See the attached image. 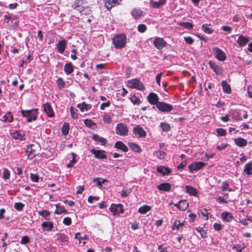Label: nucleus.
Instances as JSON below:
<instances>
[{
  "instance_id": "1",
  "label": "nucleus",
  "mask_w": 252,
  "mask_h": 252,
  "mask_svg": "<svg viewBox=\"0 0 252 252\" xmlns=\"http://www.w3.org/2000/svg\"><path fill=\"white\" fill-rule=\"evenodd\" d=\"M21 112L22 116L25 118L29 123L35 121L38 113L37 109H33L28 110H22Z\"/></svg>"
},
{
  "instance_id": "2",
  "label": "nucleus",
  "mask_w": 252,
  "mask_h": 252,
  "mask_svg": "<svg viewBox=\"0 0 252 252\" xmlns=\"http://www.w3.org/2000/svg\"><path fill=\"white\" fill-rule=\"evenodd\" d=\"M126 37L125 34L116 35L113 38V43L116 48H123L126 44Z\"/></svg>"
},
{
  "instance_id": "3",
  "label": "nucleus",
  "mask_w": 252,
  "mask_h": 252,
  "mask_svg": "<svg viewBox=\"0 0 252 252\" xmlns=\"http://www.w3.org/2000/svg\"><path fill=\"white\" fill-rule=\"evenodd\" d=\"M40 146L37 144H31L27 146L26 151L27 154L28 158L32 159L37 155L36 151L39 149Z\"/></svg>"
},
{
  "instance_id": "4",
  "label": "nucleus",
  "mask_w": 252,
  "mask_h": 252,
  "mask_svg": "<svg viewBox=\"0 0 252 252\" xmlns=\"http://www.w3.org/2000/svg\"><path fill=\"white\" fill-rule=\"evenodd\" d=\"M128 87L131 88L136 89L140 91L144 90L145 87L144 84L137 78L131 79L127 82Z\"/></svg>"
},
{
  "instance_id": "5",
  "label": "nucleus",
  "mask_w": 252,
  "mask_h": 252,
  "mask_svg": "<svg viewBox=\"0 0 252 252\" xmlns=\"http://www.w3.org/2000/svg\"><path fill=\"white\" fill-rule=\"evenodd\" d=\"M128 129L127 126L124 123H119L116 127V133L120 136H126L127 135Z\"/></svg>"
},
{
  "instance_id": "6",
  "label": "nucleus",
  "mask_w": 252,
  "mask_h": 252,
  "mask_svg": "<svg viewBox=\"0 0 252 252\" xmlns=\"http://www.w3.org/2000/svg\"><path fill=\"white\" fill-rule=\"evenodd\" d=\"M156 107L159 111L164 113L169 112L173 109V107L172 105L160 101L157 103Z\"/></svg>"
},
{
  "instance_id": "7",
  "label": "nucleus",
  "mask_w": 252,
  "mask_h": 252,
  "mask_svg": "<svg viewBox=\"0 0 252 252\" xmlns=\"http://www.w3.org/2000/svg\"><path fill=\"white\" fill-rule=\"evenodd\" d=\"M109 210L113 215L123 214L124 212V207L122 204L112 203Z\"/></svg>"
},
{
  "instance_id": "8",
  "label": "nucleus",
  "mask_w": 252,
  "mask_h": 252,
  "mask_svg": "<svg viewBox=\"0 0 252 252\" xmlns=\"http://www.w3.org/2000/svg\"><path fill=\"white\" fill-rule=\"evenodd\" d=\"M212 51L215 57L220 61H224L226 59L225 53L218 47H214Z\"/></svg>"
},
{
  "instance_id": "9",
  "label": "nucleus",
  "mask_w": 252,
  "mask_h": 252,
  "mask_svg": "<svg viewBox=\"0 0 252 252\" xmlns=\"http://www.w3.org/2000/svg\"><path fill=\"white\" fill-rule=\"evenodd\" d=\"M205 165V163L203 162L196 161L192 163L189 166V168L190 172H193L194 171H197L202 169Z\"/></svg>"
},
{
  "instance_id": "10",
  "label": "nucleus",
  "mask_w": 252,
  "mask_h": 252,
  "mask_svg": "<svg viewBox=\"0 0 252 252\" xmlns=\"http://www.w3.org/2000/svg\"><path fill=\"white\" fill-rule=\"evenodd\" d=\"M208 63L210 68L215 72L217 75H220L222 74L223 68L222 67L219 65L212 61H210Z\"/></svg>"
},
{
  "instance_id": "11",
  "label": "nucleus",
  "mask_w": 252,
  "mask_h": 252,
  "mask_svg": "<svg viewBox=\"0 0 252 252\" xmlns=\"http://www.w3.org/2000/svg\"><path fill=\"white\" fill-rule=\"evenodd\" d=\"M154 44L158 49H161L167 45V42L162 38L156 37L154 40Z\"/></svg>"
},
{
  "instance_id": "12",
  "label": "nucleus",
  "mask_w": 252,
  "mask_h": 252,
  "mask_svg": "<svg viewBox=\"0 0 252 252\" xmlns=\"http://www.w3.org/2000/svg\"><path fill=\"white\" fill-rule=\"evenodd\" d=\"M91 152L94 155L95 158L98 159H106L107 158L105 151L97 150L93 149L91 151Z\"/></svg>"
},
{
  "instance_id": "13",
  "label": "nucleus",
  "mask_w": 252,
  "mask_h": 252,
  "mask_svg": "<svg viewBox=\"0 0 252 252\" xmlns=\"http://www.w3.org/2000/svg\"><path fill=\"white\" fill-rule=\"evenodd\" d=\"M134 134L138 135L139 138H143L146 136V132L140 126H136L133 129Z\"/></svg>"
},
{
  "instance_id": "14",
  "label": "nucleus",
  "mask_w": 252,
  "mask_h": 252,
  "mask_svg": "<svg viewBox=\"0 0 252 252\" xmlns=\"http://www.w3.org/2000/svg\"><path fill=\"white\" fill-rule=\"evenodd\" d=\"M122 0H104L105 6L110 10L112 7L119 4Z\"/></svg>"
},
{
  "instance_id": "15",
  "label": "nucleus",
  "mask_w": 252,
  "mask_h": 252,
  "mask_svg": "<svg viewBox=\"0 0 252 252\" xmlns=\"http://www.w3.org/2000/svg\"><path fill=\"white\" fill-rule=\"evenodd\" d=\"M159 97L157 94L154 93H151L148 96V100L150 103L157 106L158 101Z\"/></svg>"
},
{
  "instance_id": "16",
  "label": "nucleus",
  "mask_w": 252,
  "mask_h": 252,
  "mask_svg": "<svg viewBox=\"0 0 252 252\" xmlns=\"http://www.w3.org/2000/svg\"><path fill=\"white\" fill-rule=\"evenodd\" d=\"M67 44V41L65 39H63L62 40L59 41L57 45V48L58 52L63 54L66 48Z\"/></svg>"
},
{
  "instance_id": "17",
  "label": "nucleus",
  "mask_w": 252,
  "mask_h": 252,
  "mask_svg": "<svg viewBox=\"0 0 252 252\" xmlns=\"http://www.w3.org/2000/svg\"><path fill=\"white\" fill-rule=\"evenodd\" d=\"M44 111L46 114L50 117H52L54 116V112L49 103H46L43 106Z\"/></svg>"
},
{
  "instance_id": "18",
  "label": "nucleus",
  "mask_w": 252,
  "mask_h": 252,
  "mask_svg": "<svg viewBox=\"0 0 252 252\" xmlns=\"http://www.w3.org/2000/svg\"><path fill=\"white\" fill-rule=\"evenodd\" d=\"M11 135L14 139L20 140V141H25L26 140L25 134L22 133L19 130H16L11 133Z\"/></svg>"
},
{
  "instance_id": "19",
  "label": "nucleus",
  "mask_w": 252,
  "mask_h": 252,
  "mask_svg": "<svg viewBox=\"0 0 252 252\" xmlns=\"http://www.w3.org/2000/svg\"><path fill=\"white\" fill-rule=\"evenodd\" d=\"M157 172L162 175H169L171 172V169L168 167L159 166L157 168Z\"/></svg>"
},
{
  "instance_id": "20",
  "label": "nucleus",
  "mask_w": 252,
  "mask_h": 252,
  "mask_svg": "<svg viewBox=\"0 0 252 252\" xmlns=\"http://www.w3.org/2000/svg\"><path fill=\"white\" fill-rule=\"evenodd\" d=\"M114 147L124 152H127L128 151V147L121 141H117L115 143Z\"/></svg>"
},
{
  "instance_id": "21",
  "label": "nucleus",
  "mask_w": 252,
  "mask_h": 252,
  "mask_svg": "<svg viewBox=\"0 0 252 252\" xmlns=\"http://www.w3.org/2000/svg\"><path fill=\"white\" fill-rule=\"evenodd\" d=\"M235 144L240 147H245L247 145V141L246 139L239 137L234 140Z\"/></svg>"
},
{
  "instance_id": "22",
  "label": "nucleus",
  "mask_w": 252,
  "mask_h": 252,
  "mask_svg": "<svg viewBox=\"0 0 252 252\" xmlns=\"http://www.w3.org/2000/svg\"><path fill=\"white\" fill-rule=\"evenodd\" d=\"M171 185L168 183H163L158 186V189L161 191H168L171 189Z\"/></svg>"
},
{
  "instance_id": "23",
  "label": "nucleus",
  "mask_w": 252,
  "mask_h": 252,
  "mask_svg": "<svg viewBox=\"0 0 252 252\" xmlns=\"http://www.w3.org/2000/svg\"><path fill=\"white\" fill-rule=\"evenodd\" d=\"M77 107L81 112H84V111H87L91 109L92 105L87 104L85 102H83L82 103L78 104Z\"/></svg>"
},
{
  "instance_id": "24",
  "label": "nucleus",
  "mask_w": 252,
  "mask_h": 252,
  "mask_svg": "<svg viewBox=\"0 0 252 252\" xmlns=\"http://www.w3.org/2000/svg\"><path fill=\"white\" fill-rule=\"evenodd\" d=\"M221 84L222 87L223 91L226 94H230L231 93V89L230 85L228 84L225 80L222 81Z\"/></svg>"
},
{
  "instance_id": "25",
  "label": "nucleus",
  "mask_w": 252,
  "mask_h": 252,
  "mask_svg": "<svg viewBox=\"0 0 252 252\" xmlns=\"http://www.w3.org/2000/svg\"><path fill=\"white\" fill-rule=\"evenodd\" d=\"M82 2L80 0H76L72 5V8L81 12L83 10Z\"/></svg>"
},
{
  "instance_id": "26",
  "label": "nucleus",
  "mask_w": 252,
  "mask_h": 252,
  "mask_svg": "<svg viewBox=\"0 0 252 252\" xmlns=\"http://www.w3.org/2000/svg\"><path fill=\"white\" fill-rule=\"evenodd\" d=\"M92 138L94 141L100 142L102 145H105L107 143V140L106 139L100 137L97 134H93Z\"/></svg>"
},
{
  "instance_id": "27",
  "label": "nucleus",
  "mask_w": 252,
  "mask_h": 252,
  "mask_svg": "<svg viewBox=\"0 0 252 252\" xmlns=\"http://www.w3.org/2000/svg\"><path fill=\"white\" fill-rule=\"evenodd\" d=\"M73 66L71 63H66L64 66V71L66 74L69 75L73 72Z\"/></svg>"
},
{
  "instance_id": "28",
  "label": "nucleus",
  "mask_w": 252,
  "mask_h": 252,
  "mask_svg": "<svg viewBox=\"0 0 252 252\" xmlns=\"http://www.w3.org/2000/svg\"><path fill=\"white\" fill-rule=\"evenodd\" d=\"M249 39L243 35H240L237 40V43L241 46H245L248 42Z\"/></svg>"
},
{
  "instance_id": "29",
  "label": "nucleus",
  "mask_w": 252,
  "mask_h": 252,
  "mask_svg": "<svg viewBox=\"0 0 252 252\" xmlns=\"http://www.w3.org/2000/svg\"><path fill=\"white\" fill-rule=\"evenodd\" d=\"M166 0H159L158 1H154L153 0H151L150 4L152 6L155 8H158L161 5L165 4Z\"/></svg>"
},
{
  "instance_id": "30",
  "label": "nucleus",
  "mask_w": 252,
  "mask_h": 252,
  "mask_svg": "<svg viewBox=\"0 0 252 252\" xmlns=\"http://www.w3.org/2000/svg\"><path fill=\"white\" fill-rule=\"evenodd\" d=\"M186 192L190 195L195 196L197 195L198 192L196 189L189 186H186Z\"/></svg>"
},
{
  "instance_id": "31",
  "label": "nucleus",
  "mask_w": 252,
  "mask_h": 252,
  "mask_svg": "<svg viewBox=\"0 0 252 252\" xmlns=\"http://www.w3.org/2000/svg\"><path fill=\"white\" fill-rule=\"evenodd\" d=\"M131 14L134 19H139L142 14V12L141 10L137 8H134L131 11Z\"/></svg>"
},
{
  "instance_id": "32",
  "label": "nucleus",
  "mask_w": 252,
  "mask_h": 252,
  "mask_svg": "<svg viewBox=\"0 0 252 252\" xmlns=\"http://www.w3.org/2000/svg\"><path fill=\"white\" fill-rule=\"evenodd\" d=\"M41 226L44 229L43 230L50 231L53 228V225L52 222L44 221L42 223Z\"/></svg>"
},
{
  "instance_id": "33",
  "label": "nucleus",
  "mask_w": 252,
  "mask_h": 252,
  "mask_svg": "<svg viewBox=\"0 0 252 252\" xmlns=\"http://www.w3.org/2000/svg\"><path fill=\"white\" fill-rule=\"evenodd\" d=\"M38 213L40 216L43 217L46 220H50V213L48 210H44L42 211H38Z\"/></svg>"
},
{
  "instance_id": "34",
  "label": "nucleus",
  "mask_w": 252,
  "mask_h": 252,
  "mask_svg": "<svg viewBox=\"0 0 252 252\" xmlns=\"http://www.w3.org/2000/svg\"><path fill=\"white\" fill-rule=\"evenodd\" d=\"M221 218L223 220L227 222H230L232 219H233V217L229 212H224L221 214Z\"/></svg>"
},
{
  "instance_id": "35",
  "label": "nucleus",
  "mask_w": 252,
  "mask_h": 252,
  "mask_svg": "<svg viewBox=\"0 0 252 252\" xmlns=\"http://www.w3.org/2000/svg\"><path fill=\"white\" fill-rule=\"evenodd\" d=\"M153 155L161 159H164L166 156V153L159 150H157L154 152Z\"/></svg>"
},
{
  "instance_id": "36",
  "label": "nucleus",
  "mask_w": 252,
  "mask_h": 252,
  "mask_svg": "<svg viewBox=\"0 0 252 252\" xmlns=\"http://www.w3.org/2000/svg\"><path fill=\"white\" fill-rule=\"evenodd\" d=\"M57 240L61 242H66L68 240V236L63 233H59L56 234Z\"/></svg>"
},
{
  "instance_id": "37",
  "label": "nucleus",
  "mask_w": 252,
  "mask_h": 252,
  "mask_svg": "<svg viewBox=\"0 0 252 252\" xmlns=\"http://www.w3.org/2000/svg\"><path fill=\"white\" fill-rule=\"evenodd\" d=\"M1 120L3 122H12L13 121V117L11 115V113L10 112H7V113L3 116Z\"/></svg>"
},
{
  "instance_id": "38",
  "label": "nucleus",
  "mask_w": 252,
  "mask_h": 252,
  "mask_svg": "<svg viewBox=\"0 0 252 252\" xmlns=\"http://www.w3.org/2000/svg\"><path fill=\"white\" fill-rule=\"evenodd\" d=\"M128 146L130 148L135 152L140 153L141 152V148L140 146L137 144L134 143H129Z\"/></svg>"
},
{
  "instance_id": "39",
  "label": "nucleus",
  "mask_w": 252,
  "mask_h": 252,
  "mask_svg": "<svg viewBox=\"0 0 252 252\" xmlns=\"http://www.w3.org/2000/svg\"><path fill=\"white\" fill-rule=\"evenodd\" d=\"M244 171L248 175L252 174V161L246 164Z\"/></svg>"
},
{
  "instance_id": "40",
  "label": "nucleus",
  "mask_w": 252,
  "mask_h": 252,
  "mask_svg": "<svg viewBox=\"0 0 252 252\" xmlns=\"http://www.w3.org/2000/svg\"><path fill=\"white\" fill-rule=\"evenodd\" d=\"M151 207L148 205H144L140 207L138 209V212L141 214H145L151 210Z\"/></svg>"
},
{
  "instance_id": "41",
  "label": "nucleus",
  "mask_w": 252,
  "mask_h": 252,
  "mask_svg": "<svg viewBox=\"0 0 252 252\" xmlns=\"http://www.w3.org/2000/svg\"><path fill=\"white\" fill-rule=\"evenodd\" d=\"M188 206L189 204L186 200H180L179 202L178 209L180 210L184 211L188 208Z\"/></svg>"
},
{
  "instance_id": "42",
  "label": "nucleus",
  "mask_w": 252,
  "mask_h": 252,
  "mask_svg": "<svg viewBox=\"0 0 252 252\" xmlns=\"http://www.w3.org/2000/svg\"><path fill=\"white\" fill-rule=\"evenodd\" d=\"M159 127H161L162 131L164 132H168L171 129L170 125L166 123H161Z\"/></svg>"
},
{
  "instance_id": "43",
  "label": "nucleus",
  "mask_w": 252,
  "mask_h": 252,
  "mask_svg": "<svg viewBox=\"0 0 252 252\" xmlns=\"http://www.w3.org/2000/svg\"><path fill=\"white\" fill-rule=\"evenodd\" d=\"M202 30L206 33L211 34L214 32V30L209 27L207 24H204L202 26Z\"/></svg>"
},
{
  "instance_id": "44",
  "label": "nucleus",
  "mask_w": 252,
  "mask_h": 252,
  "mask_svg": "<svg viewBox=\"0 0 252 252\" xmlns=\"http://www.w3.org/2000/svg\"><path fill=\"white\" fill-rule=\"evenodd\" d=\"M69 130V126L67 123H64L62 128V132L63 135L68 134Z\"/></svg>"
},
{
  "instance_id": "45",
  "label": "nucleus",
  "mask_w": 252,
  "mask_h": 252,
  "mask_svg": "<svg viewBox=\"0 0 252 252\" xmlns=\"http://www.w3.org/2000/svg\"><path fill=\"white\" fill-rule=\"evenodd\" d=\"M178 25L180 26L183 27L186 29H191L193 26V25L189 22H180L178 24Z\"/></svg>"
},
{
  "instance_id": "46",
  "label": "nucleus",
  "mask_w": 252,
  "mask_h": 252,
  "mask_svg": "<svg viewBox=\"0 0 252 252\" xmlns=\"http://www.w3.org/2000/svg\"><path fill=\"white\" fill-rule=\"evenodd\" d=\"M57 83L58 88L60 89L64 88L65 87V82L62 78H59L58 79V80H57Z\"/></svg>"
},
{
  "instance_id": "47",
  "label": "nucleus",
  "mask_w": 252,
  "mask_h": 252,
  "mask_svg": "<svg viewBox=\"0 0 252 252\" xmlns=\"http://www.w3.org/2000/svg\"><path fill=\"white\" fill-rule=\"evenodd\" d=\"M71 155L72 156V159L66 165L67 168H70V167H72L73 166L74 164L76 162V160L75 159V158H76V155H75V154L74 153H72Z\"/></svg>"
},
{
  "instance_id": "48",
  "label": "nucleus",
  "mask_w": 252,
  "mask_h": 252,
  "mask_svg": "<svg viewBox=\"0 0 252 252\" xmlns=\"http://www.w3.org/2000/svg\"><path fill=\"white\" fill-rule=\"evenodd\" d=\"M24 206L25 205L21 202H16L14 204V208L18 211H21Z\"/></svg>"
},
{
  "instance_id": "49",
  "label": "nucleus",
  "mask_w": 252,
  "mask_h": 252,
  "mask_svg": "<svg viewBox=\"0 0 252 252\" xmlns=\"http://www.w3.org/2000/svg\"><path fill=\"white\" fill-rule=\"evenodd\" d=\"M184 224V222H181L180 221H175L173 226L172 229L175 230V229L179 230L180 227L182 226Z\"/></svg>"
},
{
  "instance_id": "50",
  "label": "nucleus",
  "mask_w": 252,
  "mask_h": 252,
  "mask_svg": "<svg viewBox=\"0 0 252 252\" xmlns=\"http://www.w3.org/2000/svg\"><path fill=\"white\" fill-rule=\"evenodd\" d=\"M70 113L71 117L73 119H77L78 118L77 114L76 113V112L77 111V110L75 109L73 107H71L70 108Z\"/></svg>"
},
{
  "instance_id": "51",
  "label": "nucleus",
  "mask_w": 252,
  "mask_h": 252,
  "mask_svg": "<svg viewBox=\"0 0 252 252\" xmlns=\"http://www.w3.org/2000/svg\"><path fill=\"white\" fill-rule=\"evenodd\" d=\"M217 134L221 136H224L226 134V131L222 128H219L216 129Z\"/></svg>"
},
{
  "instance_id": "52",
  "label": "nucleus",
  "mask_w": 252,
  "mask_h": 252,
  "mask_svg": "<svg viewBox=\"0 0 252 252\" xmlns=\"http://www.w3.org/2000/svg\"><path fill=\"white\" fill-rule=\"evenodd\" d=\"M56 206L57 209H59L60 214L62 213L66 214L67 213V211L64 208V207L63 206H61L60 204H56Z\"/></svg>"
},
{
  "instance_id": "53",
  "label": "nucleus",
  "mask_w": 252,
  "mask_h": 252,
  "mask_svg": "<svg viewBox=\"0 0 252 252\" xmlns=\"http://www.w3.org/2000/svg\"><path fill=\"white\" fill-rule=\"evenodd\" d=\"M84 123H85V125L89 127H92L93 126L95 125V124L93 122L90 120H85L84 121Z\"/></svg>"
},
{
  "instance_id": "54",
  "label": "nucleus",
  "mask_w": 252,
  "mask_h": 252,
  "mask_svg": "<svg viewBox=\"0 0 252 252\" xmlns=\"http://www.w3.org/2000/svg\"><path fill=\"white\" fill-rule=\"evenodd\" d=\"M147 27L144 24H140L137 27V30L140 32H144L146 31Z\"/></svg>"
},
{
  "instance_id": "55",
  "label": "nucleus",
  "mask_w": 252,
  "mask_h": 252,
  "mask_svg": "<svg viewBox=\"0 0 252 252\" xmlns=\"http://www.w3.org/2000/svg\"><path fill=\"white\" fill-rule=\"evenodd\" d=\"M3 177L5 180L8 179L10 177L9 172L7 169H4L3 171Z\"/></svg>"
},
{
  "instance_id": "56",
  "label": "nucleus",
  "mask_w": 252,
  "mask_h": 252,
  "mask_svg": "<svg viewBox=\"0 0 252 252\" xmlns=\"http://www.w3.org/2000/svg\"><path fill=\"white\" fill-rule=\"evenodd\" d=\"M30 239L27 236H24L22 238L21 243L22 244H27L30 243Z\"/></svg>"
},
{
  "instance_id": "57",
  "label": "nucleus",
  "mask_w": 252,
  "mask_h": 252,
  "mask_svg": "<svg viewBox=\"0 0 252 252\" xmlns=\"http://www.w3.org/2000/svg\"><path fill=\"white\" fill-rule=\"evenodd\" d=\"M103 121L107 124H110L112 122V119L109 115H105L103 116Z\"/></svg>"
},
{
  "instance_id": "58",
  "label": "nucleus",
  "mask_w": 252,
  "mask_h": 252,
  "mask_svg": "<svg viewBox=\"0 0 252 252\" xmlns=\"http://www.w3.org/2000/svg\"><path fill=\"white\" fill-rule=\"evenodd\" d=\"M31 180L33 182H38L39 180V177L37 174L31 173Z\"/></svg>"
},
{
  "instance_id": "59",
  "label": "nucleus",
  "mask_w": 252,
  "mask_h": 252,
  "mask_svg": "<svg viewBox=\"0 0 252 252\" xmlns=\"http://www.w3.org/2000/svg\"><path fill=\"white\" fill-rule=\"evenodd\" d=\"M100 199L99 196H90L88 198V201L89 203H93L94 200L98 201Z\"/></svg>"
},
{
  "instance_id": "60",
  "label": "nucleus",
  "mask_w": 252,
  "mask_h": 252,
  "mask_svg": "<svg viewBox=\"0 0 252 252\" xmlns=\"http://www.w3.org/2000/svg\"><path fill=\"white\" fill-rule=\"evenodd\" d=\"M63 223L65 225H69L71 223V219L69 217H65L63 220Z\"/></svg>"
},
{
  "instance_id": "61",
  "label": "nucleus",
  "mask_w": 252,
  "mask_h": 252,
  "mask_svg": "<svg viewBox=\"0 0 252 252\" xmlns=\"http://www.w3.org/2000/svg\"><path fill=\"white\" fill-rule=\"evenodd\" d=\"M130 100L134 104H138L140 102L139 99L135 96L131 97Z\"/></svg>"
},
{
  "instance_id": "62",
  "label": "nucleus",
  "mask_w": 252,
  "mask_h": 252,
  "mask_svg": "<svg viewBox=\"0 0 252 252\" xmlns=\"http://www.w3.org/2000/svg\"><path fill=\"white\" fill-rule=\"evenodd\" d=\"M229 184L227 182H223L222 183L221 189L223 191L226 190L228 189Z\"/></svg>"
},
{
  "instance_id": "63",
  "label": "nucleus",
  "mask_w": 252,
  "mask_h": 252,
  "mask_svg": "<svg viewBox=\"0 0 252 252\" xmlns=\"http://www.w3.org/2000/svg\"><path fill=\"white\" fill-rule=\"evenodd\" d=\"M185 42L189 44H191L193 42V39L190 36L185 37Z\"/></svg>"
},
{
  "instance_id": "64",
  "label": "nucleus",
  "mask_w": 252,
  "mask_h": 252,
  "mask_svg": "<svg viewBox=\"0 0 252 252\" xmlns=\"http://www.w3.org/2000/svg\"><path fill=\"white\" fill-rule=\"evenodd\" d=\"M110 103L109 101H108L106 102L102 103L100 105V109L101 110H104L105 107H108L110 106Z\"/></svg>"
}]
</instances>
